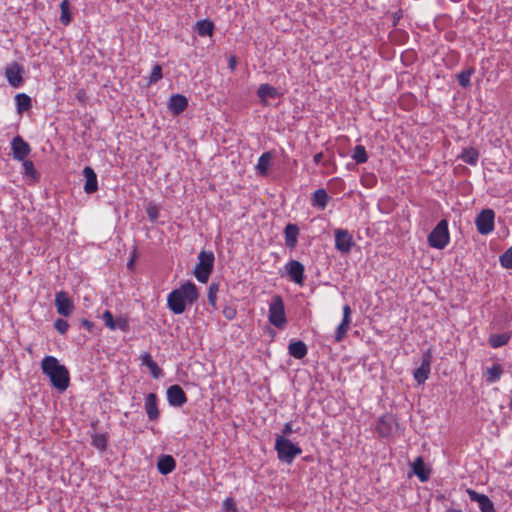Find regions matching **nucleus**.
Returning a JSON list of instances; mask_svg holds the SVG:
<instances>
[{
  "mask_svg": "<svg viewBox=\"0 0 512 512\" xmlns=\"http://www.w3.org/2000/svg\"><path fill=\"white\" fill-rule=\"evenodd\" d=\"M466 492L472 502H477L481 512H495L494 503L487 495L480 494L473 489H467Z\"/></svg>",
  "mask_w": 512,
  "mask_h": 512,
  "instance_id": "16",
  "label": "nucleus"
},
{
  "mask_svg": "<svg viewBox=\"0 0 512 512\" xmlns=\"http://www.w3.org/2000/svg\"><path fill=\"white\" fill-rule=\"evenodd\" d=\"M60 9H61V15H60V22L67 26L72 21V15L70 12V3L68 0H63L60 3Z\"/></svg>",
  "mask_w": 512,
  "mask_h": 512,
  "instance_id": "33",
  "label": "nucleus"
},
{
  "mask_svg": "<svg viewBox=\"0 0 512 512\" xmlns=\"http://www.w3.org/2000/svg\"><path fill=\"white\" fill-rule=\"evenodd\" d=\"M350 329V326H345L344 324L340 323L338 327L336 328L334 339L335 342H341L344 337L346 336L348 330Z\"/></svg>",
  "mask_w": 512,
  "mask_h": 512,
  "instance_id": "41",
  "label": "nucleus"
},
{
  "mask_svg": "<svg viewBox=\"0 0 512 512\" xmlns=\"http://www.w3.org/2000/svg\"><path fill=\"white\" fill-rule=\"evenodd\" d=\"M236 64H237L236 57L231 56L228 60V67L230 68L231 71L235 70Z\"/></svg>",
  "mask_w": 512,
  "mask_h": 512,
  "instance_id": "51",
  "label": "nucleus"
},
{
  "mask_svg": "<svg viewBox=\"0 0 512 512\" xmlns=\"http://www.w3.org/2000/svg\"><path fill=\"white\" fill-rule=\"evenodd\" d=\"M352 158L357 164L366 163L368 160V154L365 147L363 145L355 146L352 153Z\"/></svg>",
  "mask_w": 512,
  "mask_h": 512,
  "instance_id": "34",
  "label": "nucleus"
},
{
  "mask_svg": "<svg viewBox=\"0 0 512 512\" xmlns=\"http://www.w3.org/2000/svg\"><path fill=\"white\" fill-rule=\"evenodd\" d=\"M269 322L281 329L287 323L283 299L280 295H274L269 303Z\"/></svg>",
  "mask_w": 512,
  "mask_h": 512,
  "instance_id": "6",
  "label": "nucleus"
},
{
  "mask_svg": "<svg viewBox=\"0 0 512 512\" xmlns=\"http://www.w3.org/2000/svg\"><path fill=\"white\" fill-rule=\"evenodd\" d=\"M475 226L479 234L489 235L495 229V212L490 208L481 210L475 217Z\"/></svg>",
  "mask_w": 512,
  "mask_h": 512,
  "instance_id": "7",
  "label": "nucleus"
},
{
  "mask_svg": "<svg viewBox=\"0 0 512 512\" xmlns=\"http://www.w3.org/2000/svg\"><path fill=\"white\" fill-rule=\"evenodd\" d=\"M102 320L105 324V326L107 328H109L111 331H114L116 330V325H115V319L113 317V314L109 311V310H106L103 314H102Z\"/></svg>",
  "mask_w": 512,
  "mask_h": 512,
  "instance_id": "40",
  "label": "nucleus"
},
{
  "mask_svg": "<svg viewBox=\"0 0 512 512\" xmlns=\"http://www.w3.org/2000/svg\"><path fill=\"white\" fill-rule=\"evenodd\" d=\"M257 96L260 99V103L262 105H267L268 99H274L279 96L278 90L269 85V84H261L257 90Z\"/></svg>",
  "mask_w": 512,
  "mask_h": 512,
  "instance_id": "21",
  "label": "nucleus"
},
{
  "mask_svg": "<svg viewBox=\"0 0 512 512\" xmlns=\"http://www.w3.org/2000/svg\"><path fill=\"white\" fill-rule=\"evenodd\" d=\"M55 307L62 316H70L74 310V303L67 292L59 291L55 295Z\"/></svg>",
  "mask_w": 512,
  "mask_h": 512,
  "instance_id": "13",
  "label": "nucleus"
},
{
  "mask_svg": "<svg viewBox=\"0 0 512 512\" xmlns=\"http://www.w3.org/2000/svg\"><path fill=\"white\" fill-rule=\"evenodd\" d=\"M144 410L148 419L156 422L160 418V411L158 408V397L155 393H148L144 399Z\"/></svg>",
  "mask_w": 512,
  "mask_h": 512,
  "instance_id": "15",
  "label": "nucleus"
},
{
  "mask_svg": "<svg viewBox=\"0 0 512 512\" xmlns=\"http://www.w3.org/2000/svg\"><path fill=\"white\" fill-rule=\"evenodd\" d=\"M330 200V196L324 188H319L314 191L311 199V204L313 207H317L321 210H324Z\"/></svg>",
  "mask_w": 512,
  "mask_h": 512,
  "instance_id": "23",
  "label": "nucleus"
},
{
  "mask_svg": "<svg viewBox=\"0 0 512 512\" xmlns=\"http://www.w3.org/2000/svg\"><path fill=\"white\" fill-rule=\"evenodd\" d=\"M308 349L306 344L301 341H293L288 346V353L295 359H303L307 355Z\"/></svg>",
  "mask_w": 512,
  "mask_h": 512,
  "instance_id": "26",
  "label": "nucleus"
},
{
  "mask_svg": "<svg viewBox=\"0 0 512 512\" xmlns=\"http://www.w3.org/2000/svg\"><path fill=\"white\" fill-rule=\"evenodd\" d=\"M141 365L148 367L154 361L149 352H143L140 355Z\"/></svg>",
  "mask_w": 512,
  "mask_h": 512,
  "instance_id": "48",
  "label": "nucleus"
},
{
  "mask_svg": "<svg viewBox=\"0 0 512 512\" xmlns=\"http://www.w3.org/2000/svg\"><path fill=\"white\" fill-rule=\"evenodd\" d=\"M116 329H119L123 332H127L129 330L128 320L124 317H119L115 320Z\"/></svg>",
  "mask_w": 512,
  "mask_h": 512,
  "instance_id": "46",
  "label": "nucleus"
},
{
  "mask_svg": "<svg viewBox=\"0 0 512 512\" xmlns=\"http://www.w3.org/2000/svg\"><path fill=\"white\" fill-rule=\"evenodd\" d=\"M511 336L512 335L510 332L491 334L488 339V343L490 347L494 349L500 348L502 346H505L510 341Z\"/></svg>",
  "mask_w": 512,
  "mask_h": 512,
  "instance_id": "28",
  "label": "nucleus"
},
{
  "mask_svg": "<svg viewBox=\"0 0 512 512\" xmlns=\"http://www.w3.org/2000/svg\"><path fill=\"white\" fill-rule=\"evenodd\" d=\"M222 313L227 320H233L237 315V310L234 306L228 305L224 307Z\"/></svg>",
  "mask_w": 512,
  "mask_h": 512,
  "instance_id": "45",
  "label": "nucleus"
},
{
  "mask_svg": "<svg viewBox=\"0 0 512 512\" xmlns=\"http://www.w3.org/2000/svg\"><path fill=\"white\" fill-rule=\"evenodd\" d=\"M219 292V284L218 283H211L208 288V303L213 307L216 308L217 303V294Z\"/></svg>",
  "mask_w": 512,
  "mask_h": 512,
  "instance_id": "36",
  "label": "nucleus"
},
{
  "mask_svg": "<svg viewBox=\"0 0 512 512\" xmlns=\"http://www.w3.org/2000/svg\"><path fill=\"white\" fill-rule=\"evenodd\" d=\"M459 157L464 163L475 166L478 163L479 152L473 147L464 148Z\"/></svg>",
  "mask_w": 512,
  "mask_h": 512,
  "instance_id": "30",
  "label": "nucleus"
},
{
  "mask_svg": "<svg viewBox=\"0 0 512 512\" xmlns=\"http://www.w3.org/2000/svg\"><path fill=\"white\" fill-rule=\"evenodd\" d=\"M472 73H473V70L468 69V70H463L457 74V80L461 87L466 88V87L470 86Z\"/></svg>",
  "mask_w": 512,
  "mask_h": 512,
  "instance_id": "35",
  "label": "nucleus"
},
{
  "mask_svg": "<svg viewBox=\"0 0 512 512\" xmlns=\"http://www.w3.org/2000/svg\"><path fill=\"white\" fill-rule=\"evenodd\" d=\"M504 373V369L501 364L494 363L488 367L484 373V377L487 383L493 384L498 382Z\"/></svg>",
  "mask_w": 512,
  "mask_h": 512,
  "instance_id": "24",
  "label": "nucleus"
},
{
  "mask_svg": "<svg viewBox=\"0 0 512 512\" xmlns=\"http://www.w3.org/2000/svg\"><path fill=\"white\" fill-rule=\"evenodd\" d=\"M147 215L151 221H155L159 216L158 208L156 206H149L147 208Z\"/></svg>",
  "mask_w": 512,
  "mask_h": 512,
  "instance_id": "49",
  "label": "nucleus"
},
{
  "mask_svg": "<svg viewBox=\"0 0 512 512\" xmlns=\"http://www.w3.org/2000/svg\"><path fill=\"white\" fill-rule=\"evenodd\" d=\"M432 353L428 349L422 355L420 366L413 372L414 380L418 385H422L428 379L431 371Z\"/></svg>",
  "mask_w": 512,
  "mask_h": 512,
  "instance_id": "10",
  "label": "nucleus"
},
{
  "mask_svg": "<svg viewBox=\"0 0 512 512\" xmlns=\"http://www.w3.org/2000/svg\"><path fill=\"white\" fill-rule=\"evenodd\" d=\"M176 461L171 455H162L157 462V469L160 474L168 475L174 471Z\"/></svg>",
  "mask_w": 512,
  "mask_h": 512,
  "instance_id": "22",
  "label": "nucleus"
},
{
  "mask_svg": "<svg viewBox=\"0 0 512 512\" xmlns=\"http://www.w3.org/2000/svg\"><path fill=\"white\" fill-rule=\"evenodd\" d=\"M500 265L505 269H512V246L499 257Z\"/></svg>",
  "mask_w": 512,
  "mask_h": 512,
  "instance_id": "37",
  "label": "nucleus"
},
{
  "mask_svg": "<svg viewBox=\"0 0 512 512\" xmlns=\"http://www.w3.org/2000/svg\"><path fill=\"white\" fill-rule=\"evenodd\" d=\"M4 75L9 83V85L13 88H19L23 84V67L17 63L12 62L5 67Z\"/></svg>",
  "mask_w": 512,
  "mask_h": 512,
  "instance_id": "9",
  "label": "nucleus"
},
{
  "mask_svg": "<svg viewBox=\"0 0 512 512\" xmlns=\"http://www.w3.org/2000/svg\"><path fill=\"white\" fill-rule=\"evenodd\" d=\"M107 442L108 435L106 433H94L91 435V445L100 452H104L106 450Z\"/></svg>",
  "mask_w": 512,
  "mask_h": 512,
  "instance_id": "32",
  "label": "nucleus"
},
{
  "mask_svg": "<svg viewBox=\"0 0 512 512\" xmlns=\"http://www.w3.org/2000/svg\"><path fill=\"white\" fill-rule=\"evenodd\" d=\"M147 368L149 369L154 379H159L160 377L163 376L162 369L158 366V364L155 361H153L152 364H150Z\"/></svg>",
  "mask_w": 512,
  "mask_h": 512,
  "instance_id": "43",
  "label": "nucleus"
},
{
  "mask_svg": "<svg viewBox=\"0 0 512 512\" xmlns=\"http://www.w3.org/2000/svg\"><path fill=\"white\" fill-rule=\"evenodd\" d=\"M427 240L430 247L439 250L444 249L450 242L448 221L446 219L440 220L428 235Z\"/></svg>",
  "mask_w": 512,
  "mask_h": 512,
  "instance_id": "5",
  "label": "nucleus"
},
{
  "mask_svg": "<svg viewBox=\"0 0 512 512\" xmlns=\"http://www.w3.org/2000/svg\"><path fill=\"white\" fill-rule=\"evenodd\" d=\"M274 449L280 462L291 464L294 459L302 453L298 444H294L290 439L284 436H277Z\"/></svg>",
  "mask_w": 512,
  "mask_h": 512,
  "instance_id": "3",
  "label": "nucleus"
},
{
  "mask_svg": "<svg viewBox=\"0 0 512 512\" xmlns=\"http://www.w3.org/2000/svg\"><path fill=\"white\" fill-rule=\"evenodd\" d=\"M40 367L42 373L49 378L51 385L56 390L61 393L67 390L70 384L69 371L55 356H44Z\"/></svg>",
  "mask_w": 512,
  "mask_h": 512,
  "instance_id": "1",
  "label": "nucleus"
},
{
  "mask_svg": "<svg viewBox=\"0 0 512 512\" xmlns=\"http://www.w3.org/2000/svg\"><path fill=\"white\" fill-rule=\"evenodd\" d=\"M215 256L212 251L202 250L198 255L193 274L200 283H207L214 267Z\"/></svg>",
  "mask_w": 512,
  "mask_h": 512,
  "instance_id": "4",
  "label": "nucleus"
},
{
  "mask_svg": "<svg viewBox=\"0 0 512 512\" xmlns=\"http://www.w3.org/2000/svg\"><path fill=\"white\" fill-rule=\"evenodd\" d=\"M272 154L270 152H264L259 158L256 165L257 171L261 175H267L269 167L271 165Z\"/></svg>",
  "mask_w": 512,
  "mask_h": 512,
  "instance_id": "31",
  "label": "nucleus"
},
{
  "mask_svg": "<svg viewBox=\"0 0 512 512\" xmlns=\"http://www.w3.org/2000/svg\"><path fill=\"white\" fill-rule=\"evenodd\" d=\"M83 175L85 177L84 191L87 194L96 192L98 190V180L94 170L91 167L86 166L83 169Z\"/></svg>",
  "mask_w": 512,
  "mask_h": 512,
  "instance_id": "20",
  "label": "nucleus"
},
{
  "mask_svg": "<svg viewBox=\"0 0 512 512\" xmlns=\"http://www.w3.org/2000/svg\"><path fill=\"white\" fill-rule=\"evenodd\" d=\"M299 236V227L296 224L289 223L284 228L285 245L290 250L296 248Z\"/></svg>",
  "mask_w": 512,
  "mask_h": 512,
  "instance_id": "19",
  "label": "nucleus"
},
{
  "mask_svg": "<svg viewBox=\"0 0 512 512\" xmlns=\"http://www.w3.org/2000/svg\"><path fill=\"white\" fill-rule=\"evenodd\" d=\"M375 430L380 437H389L393 431V417L388 414L380 416L376 423Z\"/></svg>",
  "mask_w": 512,
  "mask_h": 512,
  "instance_id": "18",
  "label": "nucleus"
},
{
  "mask_svg": "<svg viewBox=\"0 0 512 512\" xmlns=\"http://www.w3.org/2000/svg\"><path fill=\"white\" fill-rule=\"evenodd\" d=\"M292 432H294V430L292 428V423L291 422H287V423H285L283 425L282 435L281 436L286 437L287 435H290Z\"/></svg>",
  "mask_w": 512,
  "mask_h": 512,
  "instance_id": "50",
  "label": "nucleus"
},
{
  "mask_svg": "<svg viewBox=\"0 0 512 512\" xmlns=\"http://www.w3.org/2000/svg\"><path fill=\"white\" fill-rule=\"evenodd\" d=\"M322 159H323V153L322 152H319L317 154L314 155L313 157V162L316 164V165H319L322 163Z\"/></svg>",
  "mask_w": 512,
  "mask_h": 512,
  "instance_id": "52",
  "label": "nucleus"
},
{
  "mask_svg": "<svg viewBox=\"0 0 512 512\" xmlns=\"http://www.w3.org/2000/svg\"><path fill=\"white\" fill-rule=\"evenodd\" d=\"M343 317H342V321L341 323L344 324L345 326H350L351 325V308L349 305H344L343 306Z\"/></svg>",
  "mask_w": 512,
  "mask_h": 512,
  "instance_id": "44",
  "label": "nucleus"
},
{
  "mask_svg": "<svg viewBox=\"0 0 512 512\" xmlns=\"http://www.w3.org/2000/svg\"><path fill=\"white\" fill-rule=\"evenodd\" d=\"M16 110L19 114L26 112L32 107V99L25 93H18L15 96Z\"/></svg>",
  "mask_w": 512,
  "mask_h": 512,
  "instance_id": "27",
  "label": "nucleus"
},
{
  "mask_svg": "<svg viewBox=\"0 0 512 512\" xmlns=\"http://www.w3.org/2000/svg\"><path fill=\"white\" fill-rule=\"evenodd\" d=\"M167 107L173 115H179L188 107V100L184 95L173 94L168 100Z\"/></svg>",
  "mask_w": 512,
  "mask_h": 512,
  "instance_id": "17",
  "label": "nucleus"
},
{
  "mask_svg": "<svg viewBox=\"0 0 512 512\" xmlns=\"http://www.w3.org/2000/svg\"><path fill=\"white\" fill-rule=\"evenodd\" d=\"M198 298L196 285L186 281L178 288L172 290L167 297V306L174 314H182L187 305L193 304Z\"/></svg>",
  "mask_w": 512,
  "mask_h": 512,
  "instance_id": "2",
  "label": "nucleus"
},
{
  "mask_svg": "<svg viewBox=\"0 0 512 512\" xmlns=\"http://www.w3.org/2000/svg\"><path fill=\"white\" fill-rule=\"evenodd\" d=\"M412 470L421 482H426L430 477V470L425 467L422 457H417L412 463Z\"/></svg>",
  "mask_w": 512,
  "mask_h": 512,
  "instance_id": "25",
  "label": "nucleus"
},
{
  "mask_svg": "<svg viewBox=\"0 0 512 512\" xmlns=\"http://www.w3.org/2000/svg\"><path fill=\"white\" fill-rule=\"evenodd\" d=\"M334 234L336 250L343 254L349 253L355 245L351 233L346 229H336Z\"/></svg>",
  "mask_w": 512,
  "mask_h": 512,
  "instance_id": "11",
  "label": "nucleus"
},
{
  "mask_svg": "<svg viewBox=\"0 0 512 512\" xmlns=\"http://www.w3.org/2000/svg\"><path fill=\"white\" fill-rule=\"evenodd\" d=\"M82 326L85 327L88 331H92V328H93V323L89 320H82Z\"/></svg>",
  "mask_w": 512,
  "mask_h": 512,
  "instance_id": "53",
  "label": "nucleus"
},
{
  "mask_svg": "<svg viewBox=\"0 0 512 512\" xmlns=\"http://www.w3.org/2000/svg\"><path fill=\"white\" fill-rule=\"evenodd\" d=\"M163 77L162 67L159 64H155L152 68V71L148 77V84L152 85L158 82Z\"/></svg>",
  "mask_w": 512,
  "mask_h": 512,
  "instance_id": "38",
  "label": "nucleus"
},
{
  "mask_svg": "<svg viewBox=\"0 0 512 512\" xmlns=\"http://www.w3.org/2000/svg\"><path fill=\"white\" fill-rule=\"evenodd\" d=\"M11 149L13 158L18 161H24L31 152L30 145L21 136L12 139Z\"/></svg>",
  "mask_w": 512,
  "mask_h": 512,
  "instance_id": "14",
  "label": "nucleus"
},
{
  "mask_svg": "<svg viewBox=\"0 0 512 512\" xmlns=\"http://www.w3.org/2000/svg\"><path fill=\"white\" fill-rule=\"evenodd\" d=\"M214 28V23L208 19L199 20L195 24V31L201 37L212 36Z\"/></svg>",
  "mask_w": 512,
  "mask_h": 512,
  "instance_id": "29",
  "label": "nucleus"
},
{
  "mask_svg": "<svg viewBox=\"0 0 512 512\" xmlns=\"http://www.w3.org/2000/svg\"><path fill=\"white\" fill-rule=\"evenodd\" d=\"M284 272L288 279L298 286H303L305 281V267L298 261L291 259L284 265Z\"/></svg>",
  "mask_w": 512,
  "mask_h": 512,
  "instance_id": "8",
  "label": "nucleus"
},
{
  "mask_svg": "<svg viewBox=\"0 0 512 512\" xmlns=\"http://www.w3.org/2000/svg\"><path fill=\"white\" fill-rule=\"evenodd\" d=\"M167 402L171 407H181L187 402V396L178 384L171 385L166 390Z\"/></svg>",
  "mask_w": 512,
  "mask_h": 512,
  "instance_id": "12",
  "label": "nucleus"
},
{
  "mask_svg": "<svg viewBox=\"0 0 512 512\" xmlns=\"http://www.w3.org/2000/svg\"><path fill=\"white\" fill-rule=\"evenodd\" d=\"M222 508L225 512H236V505L232 498H226L223 502Z\"/></svg>",
  "mask_w": 512,
  "mask_h": 512,
  "instance_id": "47",
  "label": "nucleus"
},
{
  "mask_svg": "<svg viewBox=\"0 0 512 512\" xmlns=\"http://www.w3.org/2000/svg\"><path fill=\"white\" fill-rule=\"evenodd\" d=\"M54 328L60 333L65 334L69 329V324L66 320L58 318L54 321Z\"/></svg>",
  "mask_w": 512,
  "mask_h": 512,
  "instance_id": "42",
  "label": "nucleus"
},
{
  "mask_svg": "<svg viewBox=\"0 0 512 512\" xmlns=\"http://www.w3.org/2000/svg\"><path fill=\"white\" fill-rule=\"evenodd\" d=\"M22 162H23L22 166L24 169L23 174L25 176H30L33 180H35L37 178V172L35 170L33 162L31 160H27V159H25Z\"/></svg>",
  "mask_w": 512,
  "mask_h": 512,
  "instance_id": "39",
  "label": "nucleus"
}]
</instances>
